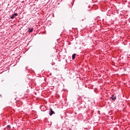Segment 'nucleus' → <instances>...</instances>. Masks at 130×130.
Wrapping results in <instances>:
<instances>
[{
    "instance_id": "1",
    "label": "nucleus",
    "mask_w": 130,
    "mask_h": 130,
    "mask_svg": "<svg viewBox=\"0 0 130 130\" xmlns=\"http://www.w3.org/2000/svg\"><path fill=\"white\" fill-rule=\"evenodd\" d=\"M52 114H55V113L52 110V109L50 108L49 115H50V116H51V115H52Z\"/></svg>"
},
{
    "instance_id": "2",
    "label": "nucleus",
    "mask_w": 130,
    "mask_h": 130,
    "mask_svg": "<svg viewBox=\"0 0 130 130\" xmlns=\"http://www.w3.org/2000/svg\"><path fill=\"white\" fill-rule=\"evenodd\" d=\"M18 16V14L17 13H14L11 17V19H14V18H15L16 17H17Z\"/></svg>"
},
{
    "instance_id": "3",
    "label": "nucleus",
    "mask_w": 130,
    "mask_h": 130,
    "mask_svg": "<svg viewBox=\"0 0 130 130\" xmlns=\"http://www.w3.org/2000/svg\"><path fill=\"white\" fill-rule=\"evenodd\" d=\"M28 29V32H29L30 33H31V32H33V30H34L33 28L29 27Z\"/></svg>"
},
{
    "instance_id": "4",
    "label": "nucleus",
    "mask_w": 130,
    "mask_h": 130,
    "mask_svg": "<svg viewBox=\"0 0 130 130\" xmlns=\"http://www.w3.org/2000/svg\"><path fill=\"white\" fill-rule=\"evenodd\" d=\"M112 100H116V96L114 95H113L111 97Z\"/></svg>"
},
{
    "instance_id": "5",
    "label": "nucleus",
    "mask_w": 130,
    "mask_h": 130,
    "mask_svg": "<svg viewBox=\"0 0 130 130\" xmlns=\"http://www.w3.org/2000/svg\"><path fill=\"white\" fill-rule=\"evenodd\" d=\"M75 57H76V54L74 53L72 55V59H75Z\"/></svg>"
},
{
    "instance_id": "6",
    "label": "nucleus",
    "mask_w": 130,
    "mask_h": 130,
    "mask_svg": "<svg viewBox=\"0 0 130 130\" xmlns=\"http://www.w3.org/2000/svg\"><path fill=\"white\" fill-rule=\"evenodd\" d=\"M7 128L8 129H11V126L10 125H7Z\"/></svg>"
}]
</instances>
